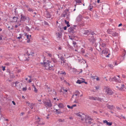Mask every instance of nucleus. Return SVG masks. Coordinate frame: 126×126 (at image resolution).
<instances>
[{
  "mask_svg": "<svg viewBox=\"0 0 126 126\" xmlns=\"http://www.w3.org/2000/svg\"><path fill=\"white\" fill-rule=\"evenodd\" d=\"M41 63L42 64H43L45 69L48 70H53V67L55 66L54 64H52L48 60L46 62H44L43 63Z\"/></svg>",
  "mask_w": 126,
  "mask_h": 126,
  "instance_id": "f257e3e1",
  "label": "nucleus"
},
{
  "mask_svg": "<svg viewBox=\"0 0 126 126\" xmlns=\"http://www.w3.org/2000/svg\"><path fill=\"white\" fill-rule=\"evenodd\" d=\"M103 91L105 92V94L106 95H112L113 94V92L109 88L108 86H105L103 90Z\"/></svg>",
  "mask_w": 126,
  "mask_h": 126,
  "instance_id": "f03ea898",
  "label": "nucleus"
},
{
  "mask_svg": "<svg viewBox=\"0 0 126 126\" xmlns=\"http://www.w3.org/2000/svg\"><path fill=\"white\" fill-rule=\"evenodd\" d=\"M94 32H92L87 37L88 40L90 42H92L93 43H94L96 40L95 37L94 35Z\"/></svg>",
  "mask_w": 126,
  "mask_h": 126,
  "instance_id": "7ed1b4c3",
  "label": "nucleus"
},
{
  "mask_svg": "<svg viewBox=\"0 0 126 126\" xmlns=\"http://www.w3.org/2000/svg\"><path fill=\"white\" fill-rule=\"evenodd\" d=\"M109 51V49L107 48H105L102 51V56L104 57H109V55H110V53L108 52Z\"/></svg>",
  "mask_w": 126,
  "mask_h": 126,
  "instance_id": "20e7f679",
  "label": "nucleus"
},
{
  "mask_svg": "<svg viewBox=\"0 0 126 126\" xmlns=\"http://www.w3.org/2000/svg\"><path fill=\"white\" fill-rule=\"evenodd\" d=\"M76 115L78 116L79 118L82 121H84L85 119L87 116L86 115L84 114L81 112H79L76 114Z\"/></svg>",
  "mask_w": 126,
  "mask_h": 126,
  "instance_id": "39448f33",
  "label": "nucleus"
},
{
  "mask_svg": "<svg viewBox=\"0 0 126 126\" xmlns=\"http://www.w3.org/2000/svg\"><path fill=\"white\" fill-rule=\"evenodd\" d=\"M117 84V86H116V87L120 90H122L125 88V85L122 82H118Z\"/></svg>",
  "mask_w": 126,
  "mask_h": 126,
  "instance_id": "423d86ee",
  "label": "nucleus"
},
{
  "mask_svg": "<svg viewBox=\"0 0 126 126\" xmlns=\"http://www.w3.org/2000/svg\"><path fill=\"white\" fill-rule=\"evenodd\" d=\"M85 120V122L86 124H90L92 123L91 121L93 119L89 116H87Z\"/></svg>",
  "mask_w": 126,
  "mask_h": 126,
  "instance_id": "0eeeda50",
  "label": "nucleus"
},
{
  "mask_svg": "<svg viewBox=\"0 0 126 126\" xmlns=\"http://www.w3.org/2000/svg\"><path fill=\"white\" fill-rule=\"evenodd\" d=\"M44 103L46 107H51L52 106V104L51 102L49 100H47L44 101Z\"/></svg>",
  "mask_w": 126,
  "mask_h": 126,
  "instance_id": "6e6552de",
  "label": "nucleus"
},
{
  "mask_svg": "<svg viewBox=\"0 0 126 126\" xmlns=\"http://www.w3.org/2000/svg\"><path fill=\"white\" fill-rule=\"evenodd\" d=\"M69 13L68 10H66L63 13L62 16L63 17H65L67 16V18H68L69 16Z\"/></svg>",
  "mask_w": 126,
  "mask_h": 126,
  "instance_id": "1a4fd4ad",
  "label": "nucleus"
},
{
  "mask_svg": "<svg viewBox=\"0 0 126 126\" xmlns=\"http://www.w3.org/2000/svg\"><path fill=\"white\" fill-rule=\"evenodd\" d=\"M74 27H71L68 30V32L71 33H74L75 32L74 31L75 30L74 27L76 26V25H74Z\"/></svg>",
  "mask_w": 126,
  "mask_h": 126,
  "instance_id": "9d476101",
  "label": "nucleus"
},
{
  "mask_svg": "<svg viewBox=\"0 0 126 126\" xmlns=\"http://www.w3.org/2000/svg\"><path fill=\"white\" fill-rule=\"evenodd\" d=\"M80 92L78 91H76L74 93V94L72 95V98L71 99V100H72V98H74V95L76 96V98H78L79 97V95L80 94Z\"/></svg>",
  "mask_w": 126,
  "mask_h": 126,
  "instance_id": "9b49d317",
  "label": "nucleus"
},
{
  "mask_svg": "<svg viewBox=\"0 0 126 126\" xmlns=\"http://www.w3.org/2000/svg\"><path fill=\"white\" fill-rule=\"evenodd\" d=\"M60 59L61 60V63H62L63 66L65 67L66 65L64 64L65 63L66 64V60H64V58L62 56H61L60 57Z\"/></svg>",
  "mask_w": 126,
  "mask_h": 126,
  "instance_id": "f8f14e48",
  "label": "nucleus"
},
{
  "mask_svg": "<svg viewBox=\"0 0 126 126\" xmlns=\"http://www.w3.org/2000/svg\"><path fill=\"white\" fill-rule=\"evenodd\" d=\"M91 30H86L84 31L83 33L84 34H87L89 36V35L91 34Z\"/></svg>",
  "mask_w": 126,
  "mask_h": 126,
  "instance_id": "ddd939ff",
  "label": "nucleus"
},
{
  "mask_svg": "<svg viewBox=\"0 0 126 126\" xmlns=\"http://www.w3.org/2000/svg\"><path fill=\"white\" fill-rule=\"evenodd\" d=\"M26 19V18L25 16L21 15L20 19V22H22Z\"/></svg>",
  "mask_w": 126,
  "mask_h": 126,
  "instance_id": "4468645a",
  "label": "nucleus"
},
{
  "mask_svg": "<svg viewBox=\"0 0 126 126\" xmlns=\"http://www.w3.org/2000/svg\"><path fill=\"white\" fill-rule=\"evenodd\" d=\"M27 52L29 55H31L33 56V54H34L33 51L32 50H31L30 49L28 48Z\"/></svg>",
  "mask_w": 126,
  "mask_h": 126,
  "instance_id": "2eb2a0df",
  "label": "nucleus"
},
{
  "mask_svg": "<svg viewBox=\"0 0 126 126\" xmlns=\"http://www.w3.org/2000/svg\"><path fill=\"white\" fill-rule=\"evenodd\" d=\"M45 15L46 17L47 18H50L51 17V15L47 11H46L45 13Z\"/></svg>",
  "mask_w": 126,
  "mask_h": 126,
  "instance_id": "dca6fc26",
  "label": "nucleus"
},
{
  "mask_svg": "<svg viewBox=\"0 0 126 126\" xmlns=\"http://www.w3.org/2000/svg\"><path fill=\"white\" fill-rule=\"evenodd\" d=\"M125 53H123V54H124V55L123 57H122V56H121L118 57V59L119 60L121 61H122L124 59V56L126 54V51L125 50H124Z\"/></svg>",
  "mask_w": 126,
  "mask_h": 126,
  "instance_id": "f3484780",
  "label": "nucleus"
},
{
  "mask_svg": "<svg viewBox=\"0 0 126 126\" xmlns=\"http://www.w3.org/2000/svg\"><path fill=\"white\" fill-rule=\"evenodd\" d=\"M82 19V16L81 15H79L77 18L76 20L77 22H79Z\"/></svg>",
  "mask_w": 126,
  "mask_h": 126,
  "instance_id": "a211bd4d",
  "label": "nucleus"
},
{
  "mask_svg": "<svg viewBox=\"0 0 126 126\" xmlns=\"http://www.w3.org/2000/svg\"><path fill=\"white\" fill-rule=\"evenodd\" d=\"M100 44V45L102 47H104L106 46V44L105 42H101Z\"/></svg>",
  "mask_w": 126,
  "mask_h": 126,
  "instance_id": "6ab92c4d",
  "label": "nucleus"
},
{
  "mask_svg": "<svg viewBox=\"0 0 126 126\" xmlns=\"http://www.w3.org/2000/svg\"><path fill=\"white\" fill-rule=\"evenodd\" d=\"M103 122L104 123H106L107 125L110 126H111L112 124V122L109 123L106 120H104L103 121Z\"/></svg>",
  "mask_w": 126,
  "mask_h": 126,
  "instance_id": "aec40b11",
  "label": "nucleus"
},
{
  "mask_svg": "<svg viewBox=\"0 0 126 126\" xmlns=\"http://www.w3.org/2000/svg\"><path fill=\"white\" fill-rule=\"evenodd\" d=\"M107 107L110 110L113 109L114 108V107L113 105L111 106L108 104L107 105Z\"/></svg>",
  "mask_w": 126,
  "mask_h": 126,
  "instance_id": "412c9836",
  "label": "nucleus"
},
{
  "mask_svg": "<svg viewBox=\"0 0 126 126\" xmlns=\"http://www.w3.org/2000/svg\"><path fill=\"white\" fill-rule=\"evenodd\" d=\"M16 84V86H18V85H20L19 88H20L21 87L20 85H22V84L20 83L19 82H18L17 81L15 83Z\"/></svg>",
  "mask_w": 126,
  "mask_h": 126,
  "instance_id": "4be33fe9",
  "label": "nucleus"
},
{
  "mask_svg": "<svg viewBox=\"0 0 126 126\" xmlns=\"http://www.w3.org/2000/svg\"><path fill=\"white\" fill-rule=\"evenodd\" d=\"M58 107L59 108H62L64 107V105L62 103H59L58 105Z\"/></svg>",
  "mask_w": 126,
  "mask_h": 126,
  "instance_id": "5701e85b",
  "label": "nucleus"
},
{
  "mask_svg": "<svg viewBox=\"0 0 126 126\" xmlns=\"http://www.w3.org/2000/svg\"><path fill=\"white\" fill-rule=\"evenodd\" d=\"M24 56H25V58L26 59V60H28V58H29V56L27 53H26L25 54H24Z\"/></svg>",
  "mask_w": 126,
  "mask_h": 126,
  "instance_id": "b1692460",
  "label": "nucleus"
},
{
  "mask_svg": "<svg viewBox=\"0 0 126 126\" xmlns=\"http://www.w3.org/2000/svg\"><path fill=\"white\" fill-rule=\"evenodd\" d=\"M17 17H14L13 18V22H16L17 19Z\"/></svg>",
  "mask_w": 126,
  "mask_h": 126,
  "instance_id": "393cba45",
  "label": "nucleus"
},
{
  "mask_svg": "<svg viewBox=\"0 0 126 126\" xmlns=\"http://www.w3.org/2000/svg\"><path fill=\"white\" fill-rule=\"evenodd\" d=\"M102 100V99L101 98H99L98 97H95L94 100H98L99 101H101Z\"/></svg>",
  "mask_w": 126,
  "mask_h": 126,
  "instance_id": "a878e982",
  "label": "nucleus"
},
{
  "mask_svg": "<svg viewBox=\"0 0 126 126\" xmlns=\"http://www.w3.org/2000/svg\"><path fill=\"white\" fill-rule=\"evenodd\" d=\"M84 81H81L80 80H78L76 82L77 83H78L79 84H80L81 83H83Z\"/></svg>",
  "mask_w": 126,
  "mask_h": 126,
  "instance_id": "bb28decb",
  "label": "nucleus"
},
{
  "mask_svg": "<svg viewBox=\"0 0 126 126\" xmlns=\"http://www.w3.org/2000/svg\"><path fill=\"white\" fill-rule=\"evenodd\" d=\"M111 35L112 36H117L118 35V33L116 32H113L112 33V34Z\"/></svg>",
  "mask_w": 126,
  "mask_h": 126,
  "instance_id": "cd10ccee",
  "label": "nucleus"
},
{
  "mask_svg": "<svg viewBox=\"0 0 126 126\" xmlns=\"http://www.w3.org/2000/svg\"><path fill=\"white\" fill-rule=\"evenodd\" d=\"M34 106V104L32 103H31L30 105H29L28 106L31 108L32 109L33 108V107Z\"/></svg>",
  "mask_w": 126,
  "mask_h": 126,
  "instance_id": "c85d7f7f",
  "label": "nucleus"
},
{
  "mask_svg": "<svg viewBox=\"0 0 126 126\" xmlns=\"http://www.w3.org/2000/svg\"><path fill=\"white\" fill-rule=\"evenodd\" d=\"M110 34H112L113 32L111 30L109 29L107 31Z\"/></svg>",
  "mask_w": 126,
  "mask_h": 126,
  "instance_id": "c756f323",
  "label": "nucleus"
},
{
  "mask_svg": "<svg viewBox=\"0 0 126 126\" xmlns=\"http://www.w3.org/2000/svg\"><path fill=\"white\" fill-rule=\"evenodd\" d=\"M58 110L57 109H56V112L58 114L61 113H63L62 112H61L60 110Z\"/></svg>",
  "mask_w": 126,
  "mask_h": 126,
  "instance_id": "7c9ffc66",
  "label": "nucleus"
},
{
  "mask_svg": "<svg viewBox=\"0 0 126 126\" xmlns=\"http://www.w3.org/2000/svg\"><path fill=\"white\" fill-rule=\"evenodd\" d=\"M27 10L28 11H30L31 12H33V10L32 8H28Z\"/></svg>",
  "mask_w": 126,
  "mask_h": 126,
  "instance_id": "2f4dec72",
  "label": "nucleus"
},
{
  "mask_svg": "<svg viewBox=\"0 0 126 126\" xmlns=\"http://www.w3.org/2000/svg\"><path fill=\"white\" fill-rule=\"evenodd\" d=\"M58 121L59 122H62L64 121V119H59L58 120Z\"/></svg>",
  "mask_w": 126,
  "mask_h": 126,
  "instance_id": "473e14b6",
  "label": "nucleus"
},
{
  "mask_svg": "<svg viewBox=\"0 0 126 126\" xmlns=\"http://www.w3.org/2000/svg\"><path fill=\"white\" fill-rule=\"evenodd\" d=\"M77 3H81V0H75Z\"/></svg>",
  "mask_w": 126,
  "mask_h": 126,
  "instance_id": "72a5a7b5",
  "label": "nucleus"
},
{
  "mask_svg": "<svg viewBox=\"0 0 126 126\" xmlns=\"http://www.w3.org/2000/svg\"><path fill=\"white\" fill-rule=\"evenodd\" d=\"M74 37L73 36H69V38L71 40H73L74 39Z\"/></svg>",
  "mask_w": 126,
  "mask_h": 126,
  "instance_id": "f704fd0d",
  "label": "nucleus"
},
{
  "mask_svg": "<svg viewBox=\"0 0 126 126\" xmlns=\"http://www.w3.org/2000/svg\"><path fill=\"white\" fill-rule=\"evenodd\" d=\"M94 97H93V96H89V98L91 100H94Z\"/></svg>",
  "mask_w": 126,
  "mask_h": 126,
  "instance_id": "c9c22d12",
  "label": "nucleus"
},
{
  "mask_svg": "<svg viewBox=\"0 0 126 126\" xmlns=\"http://www.w3.org/2000/svg\"><path fill=\"white\" fill-rule=\"evenodd\" d=\"M22 22H20V21H18L17 23V25H18V26H20L21 24V23H22Z\"/></svg>",
  "mask_w": 126,
  "mask_h": 126,
  "instance_id": "e433bc0d",
  "label": "nucleus"
},
{
  "mask_svg": "<svg viewBox=\"0 0 126 126\" xmlns=\"http://www.w3.org/2000/svg\"><path fill=\"white\" fill-rule=\"evenodd\" d=\"M124 14L125 16V20H126V10L124 12Z\"/></svg>",
  "mask_w": 126,
  "mask_h": 126,
  "instance_id": "4c0bfd02",
  "label": "nucleus"
},
{
  "mask_svg": "<svg viewBox=\"0 0 126 126\" xmlns=\"http://www.w3.org/2000/svg\"><path fill=\"white\" fill-rule=\"evenodd\" d=\"M26 29L27 31H28V32H29L30 31V29L28 27L26 26Z\"/></svg>",
  "mask_w": 126,
  "mask_h": 126,
  "instance_id": "58836bf2",
  "label": "nucleus"
},
{
  "mask_svg": "<svg viewBox=\"0 0 126 126\" xmlns=\"http://www.w3.org/2000/svg\"><path fill=\"white\" fill-rule=\"evenodd\" d=\"M57 37H60L61 36V34H60V33H58L57 34Z\"/></svg>",
  "mask_w": 126,
  "mask_h": 126,
  "instance_id": "ea45409f",
  "label": "nucleus"
},
{
  "mask_svg": "<svg viewBox=\"0 0 126 126\" xmlns=\"http://www.w3.org/2000/svg\"><path fill=\"white\" fill-rule=\"evenodd\" d=\"M96 76H92L91 77V78H92V79L94 80V79H96Z\"/></svg>",
  "mask_w": 126,
  "mask_h": 126,
  "instance_id": "a19ab883",
  "label": "nucleus"
},
{
  "mask_svg": "<svg viewBox=\"0 0 126 126\" xmlns=\"http://www.w3.org/2000/svg\"><path fill=\"white\" fill-rule=\"evenodd\" d=\"M67 107L69 108L70 109H73V107H72V106H70L69 105H67Z\"/></svg>",
  "mask_w": 126,
  "mask_h": 126,
  "instance_id": "79ce46f5",
  "label": "nucleus"
},
{
  "mask_svg": "<svg viewBox=\"0 0 126 126\" xmlns=\"http://www.w3.org/2000/svg\"><path fill=\"white\" fill-rule=\"evenodd\" d=\"M34 91L36 93L37 92V89H36V88L35 87L34 88Z\"/></svg>",
  "mask_w": 126,
  "mask_h": 126,
  "instance_id": "37998d69",
  "label": "nucleus"
},
{
  "mask_svg": "<svg viewBox=\"0 0 126 126\" xmlns=\"http://www.w3.org/2000/svg\"><path fill=\"white\" fill-rule=\"evenodd\" d=\"M109 66L110 68H113V65H112L111 64H109Z\"/></svg>",
  "mask_w": 126,
  "mask_h": 126,
  "instance_id": "c03bdc74",
  "label": "nucleus"
},
{
  "mask_svg": "<svg viewBox=\"0 0 126 126\" xmlns=\"http://www.w3.org/2000/svg\"><path fill=\"white\" fill-rule=\"evenodd\" d=\"M73 44L74 45V46L75 47V45L76 44V43L75 42L73 41Z\"/></svg>",
  "mask_w": 126,
  "mask_h": 126,
  "instance_id": "a18cd8bd",
  "label": "nucleus"
},
{
  "mask_svg": "<svg viewBox=\"0 0 126 126\" xmlns=\"http://www.w3.org/2000/svg\"><path fill=\"white\" fill-rule=\"evenodd\" d=\"M78 100V98H76L75 100L74 101V103H77V101Z\"/></svg>",
  "mask_w": 126,
  "mask_h": 126,
  "instance_id": "49530a36",
  "label": "nucleus"
},
{
  "mask_svg": "<svg viewBox=\"0 0 126 126\" xmlns=\"http://www.w3.org/2000/svg\"><path fill=\"white\" fill-rule=\"evenodd\" d=\"M53 93L54 95H56V92L55 90H53Z\"/></svg>",
  "mask_w": 126,
  "mask_h": 126,
  "instance_id": "de8ad7c7",
  "label": "nucleus"
},
{
  "mask_svg": "<svg viewBox=\"0 0 126 126\" xmlns=\"http://www.w3.org/2000/svg\"><path fill=\"white\" fill-rule=\"evenodd\" d=\"M113 81H116L117 80V79H116V78L115 77H114V78H113Z\"/></svg>",
  "mask_w": 126,
  "mask_h": 126,
  "instance_id": "09e8293b",
  "label": "nucleus"
},
{
  "mask_svg": "<svg viewBox=\"0 0 126 126\" xmlns=\"http://www.w3.org/2000/svg\"><path fill=\"white\" fill-rule=\"evenodd\" d=\"M2 70L3 71H4L5 70V66H2Z\"/></svg>",
  "mask_w": 126,
  "mask_h": 126,
  "instance_id": "8fccbe9b",
  "label": "nucleus"
},
{
  "mask_svg": "<svg viewBox=\"0 0 126 126\" xmlns=\"http://www.w3.org/2000/svg\"><path fill=\"white\" fill-rule=\"evenodd\" d=\"M65 23L66 24H69V22L68 21H67L66 20H65Z\"/></svg>",
  "mask_w": 126,
  "mask_h": 126,
  "instance_id": "3c124183",
  "label": "nucleus"
},
{
  "mask_svg": "<svg viewBox=\"0 0 126 126\" xmlns=\"http://www.w3.org/2000/svg\"><path fill=\"white\" fill-rule=\"evenodd\" d=\"M109 81H113V78L111 79V78H109Z\"/></svg>",
  "mask_w": 126,
  "mask_h": 126,
  "instance_id": "603ef678",
  "label": "nucleus"
},
{
  "mask_svg": "<svg viewBox=\"0 0 126 126\" xmlns=\"http://www.w3.org/2000/svg\"><path fill=\"white\" fill-rule=\"evenodd\" d=\"M27 36V38L28 39H29L30 38V37H31V35H30L29 36V35H26Z\"/></svg>",
  "mask_w": 126,
  "mask_h": 126,
  "instance_id": "864d4df0",
  "label": "nucleus"
},
{
  "mask_svg": "<svg viewBox=\"0 0 126 126\" xmlns=\"http://www.w3.org/2000/svg\"><path fill=\"white\" fill-rule=\"evenodd\" d=\"M96 80L97 81H98L100 80L98 77L97 76H96Z\"/></svg>",
  "mask_w": 126,
  "mask_h": 126,
  "instance_id": "5fc2aeb1",
  "label": "nucleus"
},
{
  "mask_svg": "<svg viewBox=\"0 0 126 126\" xmlns=\"http://www.w3.org/2000/svg\"><path fill=\"white\" fill-rule=\"evenodd\" d=\"M92 126H98V125H97L96 124H93Z\"/></svg>",
  "mask_w": 126,
  "mask_h": 126,
  "instance_id": "6e6d98bb",
  "label": "nucleus"
},
{
  "mask_svg": "<svg viewBox=\"0 0 126 126\" xmlns=\"http://www.w3.org/2000/svg\"><path fill=\"white\" fill-rule=\"evenodd\" d=\"M44 24L45 25H48V24L46 22H44Z\"/></svg>",
  "mask_w": 126,
  "mask_h": 126,
  "instance_id": "4d7b16f0",
  "label": "nucleus"
},
{
  "mask_svg": "<svg viewBox=\"0 0 126 126\" xmlns=\"http://www.w3.org/2000/svg\"><path fill=\"white\" fill-rule=\"evenodd\" d=\"M23 90L24 91H26L27 90V89L26 88H23Z\"/></svg>",
  "mask_w": 126,
  "mask_h": 126,
  "instance_id": "13d9d810",
  "label": "nucleus"
},
{
  "mask_svg": "<svg viewBox=\"0 0 126 126\" xmlns=\"http://www.w3.org/2000/svg\"><path fill=\"white\" fill-rule=\"evenodd\" d=\"M5 65H10V63H5Z\"/></svg>",
  "mask_w": 126,
  "mask_h": 126,
  "instance_id": "bf43d9fd",
  "label": "nucleus"
},
{
  "mask_svg": "<svg viewBox=\"0 0 126 126\" xmlns=\"http://www.w3.org/2000/svg\"><path fill=\"white\" fill-rule=\"evenodd\" d=\"M48 55L50 57H51L52 56L51 54L49 53H48Z\"/></svg>",
  "mask_w": 126,
  "mask_h": 126,
  "instance_id": "052dcab7",
  "label": "nucleus"
},
{
  "mask_svg": "<svg viewBox=\"0 0 126 126\" xmlns=\"http://www.w3.org/2000/svg\"><path fill=\"white\" fill-rule=\"evenodd\" d=\"M12 103H13V104L14 105H16V103H15V102L14 101H12Z\"/></svg>",
  "mask_w": 126,
  "mask_h": 126,
  "instance_id": "680f3d73",
  "label": "nucleus"
},
{
  "mask_svg": "<svg viewBox=\"0 0 126 126\" xmlns=\"http://www.w3.org/2000/svg\"><path fill=\"white\" fill-rule=\"evenodd\" d=\"M61 74H63L64 75L66 74V73H65V72H62Z\"/></svg>",
  "mask_w": 126,
  "mask_h": 126,
  "instance_id": "e2e57ef3",
  "label": "nucleus"
},
{
  "mask_svg": "<svg viewBox=\"0 0 126 126\" xmlns=\"http://www.w3.org/2000/svg\"><path fill=\"white\" fill-rule=\"evenodd\" d=\"M122 76L123 78H126L125 75H122Z\"/></svg>",
  "mask_w": 126,
  "mask_h": 126,
  "instance_id": "0e129e2a",
  "label": "nucleus"
},
{
  "mask_svg": "<svg viewBox=\"0 0 126 126\" xmlns=\"http://www.w3.org/2000/svg\"><path fill=\"white\" fill-rule=\"evenodd\" d=\"M67 27L66 26L64 27L63 28V29L64 30H66Z\"/></svg>",
  "mask_w": 126,
  "mask_h": 126,
  "instance_id": "69168bd1",
  "label": "nucleus"
},
{
  "mask_svg": "<svg viewBox=\"0 0 126 126\" xmlns=\"http://www.w3.org/2000/svg\"><path fill=\"white\" fill-rule=\"evenodd\" d=\"M28 81L29 83L31 82L32 81L31 79H30Z\"/></svg>",
  "mask_w": 126,
  "mask_h": 126,
  "instance_id": "338daca9",
  "label": "nucleus"
},
{
  "mask_svg": "<svg viewBox=\"0 0 126 126\" xmlns=\"http://www.w3.org/2000/svg\"><path fill=\"white\" fill-rule=\"evenodd\" d=\"M95 88L96 89L98 90L99 88V86H98V87L96 86L95 87Z\"/></svg>",
  "mask_w": 126,
  "mask_h": 126,
  "instance_id": "774afa93",
  "label": "nucleus"
}]
</instances>
